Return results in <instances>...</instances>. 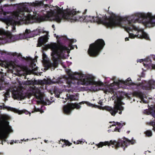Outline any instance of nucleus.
I'll return each instance as SVG.
<instances>
[{"label": "nucleus", "instance_id": "nucleus-1", "mask_svg": "<svg viewBox=\"0 0 155 155\" xmlns=\"http://www.w3.org/2000/svg\"><path fill=\"white\" fill-rule=\"evenodd\" d=\"M79 12L72 10L65 13L63 8L58 6L50 7L44 3L43 1H36L28 3V24L38 22L39 20L36 15L40 13L42 21L54 20L60 23L65 20L71 21H79L84 22H96L102 24L107 28H113L117 26L121 27L129 33L130 38H144L150 39L148 35L143 28L137 26V23H142L147 27H150V12H137L130 15L122 17L111 16L108 18L100 15L97 16H82L83 14Z\"/></svg>", "mask_w": 155, "mask_h": 155}, {"label": "nucleus", "instance_id": "nucleus-2", "mask_svg": "<svg viewBox=\"0 0 155 155\" xmlns=\"http://www.w3.org/2000/svg\"><path fill=\"white\" fill-rule=\"evenodd\" d=\"M69 78L67 79L59 78L55 81L53 80L44 79L31 80L30 84L33 85H40L41 86L44 84H51L52 83L62 84L61 86L64 88L73 87L78 85L86 86L91 85V89L96 91L101 89V86L104 85V83L100 80L95 81L96 77L92 74H84L82 72H75L68 73Z\"/></svg>", "mask_w": 155, "mask_h": 155}, {"label": "nucleus", "instance_id": "nucleus-3", "mask_svg": "<svg viewBox=\"0 0 155 155\" xmlns=\"http://www.w3.org/2000/svg\"><path fill=\"white\" fill-rule=\"evenodd\" d=\"M41 32L45 33L46 35L39 38L37 47H39L48 41L49 36L48 31L39 28L33 31L26 29L24 34L14 35L9 31H5L3 29H0V45L13 42L20 40L34 37L39 35Z\"/></svg>", "mask_w": 155, "mask_h": 155}, {"label": "nucleus", "instance_id": "nucleus-4", "mask_svg": "<svg viewBox=\"0 0 155 155\" xmlns=\"http://www.w3.org/2000/svg\"><path fill=\"white\" fill-rule=\"evenodd\" d=\"M60 38L61 40H63L65 41L68 40L69 41V47H68L62 45H58L56 43L48 45V47L52 50V55L53 57L54 60H55V58L58 59L59 57L64 58L65 53L69 54L70 50L73 49L75 46L77 48V45H72L73 43L75 42L76 41V40L68 39L66 37L63 36L60 37Z\"/></svg>", "mask_w": 155, "mask_h": 155}, {"label": "nucleus", "instance_id": "nucleus-5", "mask_svg": "<svg viewBox=\"0 0 155 155\" xmlns=\"http://www.w3.org/2000/svg\"><path fill=\"white\" fill-rule=\"evenodd\" d=\"M136 143V141L132 139V140H130L125 138H122L121 139H119L118 141L115 140H110L109 142L108 141H105L104 142H100L99 143L96 144L97 148L102 147L104 146L107 145L110 146V144H113L112 146L113 148L115 147L116 149H117L119 147H121L124 150L125 147L130 144H134Z\"/></svg>", "mask_w": 155, "mask_h": 155}, {"label": "nucleus", "instance_id": "nucleus-6", "mask_svg": "<svg viewBox=\"0 0 155 155\" xmlns=\"http://www.w3.org/2000/svg\"><path fill=\"white\" fill-rule=\"evenodd\" d=\"M12 131L8 121L4 117L0 116V140H2L1 144H3V141L5 142L8 141L6 139L8 136L9 133Z\"/></svg>", "mask_w": 155, "mask_h": 155}, {"label": "nucleus", "instance_id": "nucleus-7", "mask_svg": "<svg viewBox=\"0 0 155 155\" xmlns=\"http://www.w3.org/2000/svg\"><path fill=\"white\" fill-rule=\"evenodd\" d=\"M105 43L102 39H99L94 43L89 45L87 52L91 56L96 57L98 56L103 50Z\"/></svg>", "mask_w": 155, "mask_h": 155}, {"label": "nucleus", "instance_id": "nucleus-8", "mask_svg": "<svg viewBox=\"0 0 155 155\" xmlns=\"http://www.w3.org/2000/svg\"><path fill=\"white\" fill-rule=\"evenodd\" d=\"M54 43H51L50 44H48L47 45H44V46L42 48V58H43V60L44 61H45L47 58V56L46 54L44 53V50H47L48 49H51V55L52 56L53 62H51L48 61L47 62L46 64V66L45 67V68H46V70L48 69L49 68H51V70H54V69L55 68H56L58 64H62V62L61 61V59H63L64 58L61 57H58V58H55V60H54V58L52 55V51L51 49L49 48L48 47V45H50L52 44H54Z\"/></svg>", "mask_w": 155, "mask_h": 155}, {"label": "nucleus", "instance_id": "nucleus-9", "mask_svg": "<svg viewBox=\"0 0 155 155\" xmlns=\"http://www.w3.org/2000/svg\"><path fill=\"white\" fill-rule=\"evenodd\" d=\"M113 100H114V105L113 107H106V109L113 116H115L116 114L119 110V114H122V111L124 110V107L121 105L122 101L121 97H118L117 94H114L112 97Z\"/></svg>", "mask_w": 155, "mask_h": 155}, {"label": "nucleus", "instance_id": "nucleus-10", "mask_svg": "<svg viewBox=\"0 0 155 155\" xmlns=\"http://www.w3.org/2000/svg\"><path fill=\"white\" fill-rule=\"evenodd\" d=\"M84 103L86 104L88 106L92 107H94L99 108L100 107L99 106L92 104L88 102L83 101L79 103H68L67 105H64L63 107V112L65 114H70L73 110L75 108L77 109H80L81 107L80 105L84 104Z\"/></svg>", "mask_w": 155, "mask_h": 155}, {"label": "nucleus", "instance_id": "nucleus-11", "mask_svg": "<svg viewBox=\"0 0 155 155\" xmlns=\"http://www.w3.org/2000/svg\"><path fill=\"white\" fill-rule=\"evenodd\" d=\"M32 94L38 100L37 101L38 104H42L45 105H49L52 102L54 101H50L48 99H46L44 100L42 94L41 92V91L39 88L36 87H34L32 90Z\"/></svg>", "mask_w": 155, "mask_h": 155}, {"label": "nucleus", "instance_id": "nucleus-12", "mask_svg": "<svg viewBox=\"0 0 155 155\" xmlns=\"http://www.w3.org/2000/svg\"><path fill=\"white\" fill-rule=\"evenodd\" d=\"M123 84L127 85H132L134 84V83L132 82L130 78H128L126 80H118L117 81H114L112 83L110 84V86L113 87V89H117L120 87V85Z\"/></svg>", "mask_w": 155, "mask_h": 155}, {"label": "nucleus", "instance_id": "nucleus-13", "mask_svg": "<svg viewBox=\"0 0 155 155\" xmlns=\"http://www.w3.org/2000/svg\"><path fill=\"white\" fill-rule=\"evenodd\" d=\"M144 113L147 115H151L154 118V120L150 123V124L153 126V130L155 132V107H151L149 110H145Z\"/></svg>", "mask_w": 155, "mask_h": 155}, {"label": "nucleus", "instance_id": "nucleus-14", "mask_svg": "<svg viewBox=\"0 0 155 155\" xmlns=\"http://www.w3.org/2000/svg\"><path fill=\"white\" fill-rule=\"evenodd\" d=\"M38 68L35 64L31 62L30 67L29 68H28L27 67H25L24 68V71L25 72V74H29L36 71Z\"/></svg>", "mask_w": 155, "mask_h": 155}, {"label": "nucleus", "instance_id": "nucleus-15", "mask_svg": "<svg viewBox=\"0 0 155 155\" xmlns=\"http://www.w3.org/2000/svg\"><path fill=\"white\" fill-rule=\"evenodd\" d=\"M12 95L13 98L15 99L21 100L27 97L26 95L21 91L13 90L12 92Z\"/></svg>", "mask_w": 155, "mask_h": 155}, {"label": "nucleus", "instance_id": "nucleus-16", "mask_svg": "<svg viewBox=\"0 0 155 155\" xmlns=\"http://www.w3.org/2000/svg\"><path fill=\"white\" fill-rule=\"evenodd\" d=\"M142 88L143 89L149 90L151 89L155 88V81L150 80L147 82H146L142 85Z\"/></svg>", "mask_w": 155, "mask_h": 155}, {"label": "nucleus", "instance_id": "nucleus-17", "mask_svg": "<svg viewBox=\"0 0 155 155\" xmlns=\"http://www.w3.org/2000/svg\"><path fill=\"white\" fill-rule=\"evenodd\" d=\"M110 123H113L111 126H116V125H117L119 128V129H118L117 127H116V128L114 129V131H117L118 132H119L120 129L122 128V127L124 125H125V123L123 122L122 121H121L120 122L113 121L112 122H110ZM110 127H111L110 126Z\"/></svg>", "mask_w": 155, "mask_h": 155}, {"label": "nucleus", "instance_id": "nucleus-18", "mask_svg": "<svg viewBox=\"0 0 155 155\" xmlns=\"http://www.w3.org/2000/svg\"><path fill=\"white\" fill-rule=\"evenodd\" d=\"M67 98L65 100L68 99L70 101H77L78 99V97L77 95H73L70 93L67 94H66Z\"/></svg>", "mask_w": 155, "mask_h": 155}, {"label": "nucleus", "instance_id": "nucleus-19", "mask_svg": "<svg viewBox=\"0 0 155 155\" xmlns=\"http://www.w3.org/2000/svg\"><path fill=\"white\" fill-rule=\"evenodd\" d=\"M12 110L15 112L18 113L19 114H21L23 113H24L26 114H29V116H30L31 113L28 111L26 110H23L21 111L14 108H12Z\"/></svg>", "mask_w": 155, "mask_h": 155}, {"label": "nucleus", "instance_id": "nucleus-20", "mask_svg": "<svg viewBox=\"0 0 155 155\" xmlns=\"http://www.w3.org/2000/svg\"><path fill=\"white\" fill-rule=\"evenodd\" d=\"M151 57L150 56L147 57L146 59H144V61H145L146 64L143 63V65L147 67L148 66V64L151 63L152 62L151 59Z\"/></svg>", "mask_w": 155, "mask_h": 155}, {"label": "nucleus", "instance_id": "nucleus-21", "mask_svg": "<svg viewBox=\"0 0 155 155\" xmlns=\"http://www.w3.org/2000/svg\"><path fill=\"white\" fill-rule=\"evenodd\" d=\"M137 96L139 97L141 99V101L143 102V103H147V101L145 100L143 98V94L141 92H137Z\"/></svg>", "mask_w": 155, "mask_h": 155}, {"label": "nucleus", "instance_id": "nucleus-22", "mask_svg": "<svg viewBox=\"0 0 155 155\" xmlns=\"http://www.w3.org/2000/svg\"><path fill=\"white\" fill-rule=\"evenodd\" d=\"M144 134L147 137H151L152 136V133L151 130H147L144 133Z\"/></svg>", "mask_w": 155, "mask_h": 155}, {"label": "nucleus", "instance_id": "nucleus-23", "mask_svg": "<svg viewBox=\"0 0 155 155\" xmlns=\"http://www.w3.org/2000/svg\"><path fill=\"white\" fill-rule=\"evenodd\" d=\"M4 100L5 101H7L8 100V96L10 95L9 92L8 91H7L5 94H4Z\"/></svg>", "mask_w": 155, "mask_h": 155}, {"label": "nucleus", "instance_id": "nucleus-24", "mask_svg": "<svg viewBox=\"0 0 155 155\" xmlns=\"http://www.w3.org/2000/svg\"><path fill=\"white\" fill-rule=\"evenodd\" d=\"M40 111L41 114L43 113L44 111L43 110H41L39 108H37L36 107H35L34 108V111H32V112L33 113L34 112H38Z\"/></svg>", "mask_w": 155, "mask_h": 155}, {"label": "nucleus", "instance_id": "nucleus-25", "mask_svg": "<svg viewBox=\"0 0 155 155\" xmlns=\"http://www.w3.org/2000/svg\"><path fill=\"white\" fill-rule=\"evenodd\" d=\"M60 92H58L56 91H54V94L55 95V96L57 98L60 97Z\"/></svg>", "mask_w": 155, "mask_h": 155}, {"label": "nucleus", "instance_id": "nucleus-26", "mask_svg": "<svg viewBox=\"0 0 155 155\" xmlns=\"http://www.w3.org/2000/svg\"><path fill=\"white\" fill-rule=\"evenodd\" d=\"M143 61H144V59H141L137 60V62H140V63H141Z\"/></svg>", "mask_w": 155, "mask_h": 155}, {"label": "nucleus", "instance_id": "nucleus-27", "mask_svg": "<svg viewBox=\"0 0 155 155\" xmlns=\"http://www.w3.org/2000/svg\"><path fill=\"white\" fill-rule=\"evenodd\" d=\"M150 57L153 58L154 60H155V55L153 54H151L150 55Z\"/></svg>", "mask_w": 155, "mask_h": 155}, {"label": "nucleus", "instance_id": "nucleus-28", "mask_svg": "<svg viewBox=\"0 0 155 155\" xmlns=\"http://www.w3.org/2000/svg\"><path fill=\"white\" fill-rule=\"evenodd\" d=\"M80 141V144H82L83 143H84L85 141L84 140H79Z\"/></svg>", "mask_w": 155, "mask_h": 155}, {"label": "nucleus", "instance_id": "nucleus-29", "mask_svg": "<svg viewBox=\"0 0 155 155\" xmlns=\"http://www.w3.org/2000/svg\"><path fill=\"white\" fill-rule=\"evenodd\" d=\"M73 143L74 144H80L79 140H78L76 142L74 141Z\"/></svg>", "mask_w": 155, "mask_h": 155}, {"label": "nucleus", "instance_id": "nucleus-30", "mask_svg": "<svg viewBox=\"0 0 155 155\" xmlns=\"http://www.w3.org/2000/svg\"><path fill=\"white\" fill-rule=\"evenodd\" d=\"M72 144V143H70V142H68V141L67 143H66V145H68V146H70L71 145V144Z\"/></svg>", "mask_w": 155, "mask_h": 155}, {"label": "nucleus", "instance_id": "nucleus-31", "mask_svg": "<svg viewBox=\"0 0 155 155\" xmlns=\"http://www.w3.org/2000/svg\"><path fill=\"white\" fill-rule=\"evenodd\" d=\"M152 69L155 70V64H152L151 65Z\"/></svg>", "mask_w": 155, "mask_h": 155}, {"label": "nucleus", "instance_id": "nucleus-32", "mask_svg": "<svg viewBox=\"0 0 155 155\" xmlns=\"http://www.w3.org/2000/svg\"><path fill=\"white\" fill-rule=\"evenodd\" d=\"M5 107L4 105H0V110L4 109Z\"/></svg>", "mask_w": 155, "mask_h": 155}, {"label": "nucleus", "instance_id": "nucleus-33", "mask_svg": "<svg viewBox=\"0 0 155 155\" xmlns=\"http://www.w3.org/2000/svg\"><path fill=\"white\" fill-rule=\"evenodd\" d=\"M54 36L55 37H56V38L57 39H59V36H58V35H56V34H54Z\"/></svg>", "mask_w": 155, "mask_h": 155}, {"label": "nucleus", "instance_id": "nucleus-34", "mask_svg": "<svg viewBox=\"0 0 155 155\" xmlns=\"http://www.w3.org/2000/svg\"><path fill=\"white\" fill-rule=\"evenodd\" d=\"M129 39L127 37L125 38V41H129Z\"/></svg>", "mask_w": 155, "mask_h": 155}, {"label": "nucleus", "instance_id": "nucleus-35", "mask_svg": "<svg viewBox=\"0 0 155 155\" xmlns=\"http://www.w3.org/2000/svg\"><path fill=\"white\" fill-rule=\"evenodd\" d=\"M52 28L54 29V30H55V25H53L52 26Z\"/></svg>", "mask_w": 155, "mask_h": 155}, {"label": "nucleus", "instance_id": "nucleus-36", "mask_svg": "<svg viewBox=\"0 0 155 155\" xmlns=\"http://www.w3.org/2000/svg\"><path fill=\"white\" fill-rule=\"evenodd\" d=\"M17 54L16 52L12 53V55L14 56L16 55Z\"/></svg>", "mask_w": 155, "mask_h": 155}, {"label": "nucleus", "instance_id": "nucleus-37", "mask_svg": "<svg viewBox=\"0 0 155 155\" xmlns=\"http://www.w3.org/2000/svg\"><path fill=\"white\" fill-rule=\"evenodd\" d=\"M13 143H14V140H11V142L10 143L11 144H13Z\"/></svg>", "mask_w": 155, "mask_h": 155}, {"label": "nucleus", "instance_id": "nucleus-38", "mask_svg": "<svg viewBox=\"0 0 155 155\" xmlns=\"http://www.w3.org/2000/svg\"><path fill=\"white\" fill-rule=\"evenodd\" d=\"M44 141H45V143H47V142H48V141L47 140H44Z\"/></svg>", "mask_w": 155, "mask_h": 155}, {"label": "nucleus", "instance_id": "nucleus-39", "mask_svg": "<svg viewBox=\"0 0 155 155\" xmlns=\"http://www.w3.org/2000/svg\"><path fill=\"white\" fill-rule=\"evenodd\" d=\"M138 81H140V78H138Z\"/></svg>", "mask_w": 155, "mask_h": 155}, {"label": "nucleus", "instance_id": "nucleus-40", "mask_svg": "<svg viewBox=\"0 0 155 155\" xmlns=\"http://www.w3.org/2000/svg\"><path fill=\"white\" fill-rule=\"evenodd\" d=\"M0 53L1 54H2V51L0 50Z\"/></svg>", "mask_w": 155, "mask_h": 155}, {"label": "nucleus", "instance_id": "nucleus-41", "mask_svg": "<svg viewBox=\"0 0 155 155\" xmlns=\"http://www.w3.org/2000/svg\"><path fill=\"white\" fill-rule=\"evenodd\" d=\"M147 151H145V152H144V154H147V153H147Z\"/></svg>", "mask_w": 155, "mask_h": 155}, {"label": "nucleus", "instance_id": "nucleus-42", "mask_svg": "<svg viewBox=\"0 0 155 155\" xmlns=\"http://www.w3.org/2000/svg\"><path fill=\"white\" fill-rule=\"evenodd\" d=\"M98 103H99V104H100V105H101V103H101V102Z\"/></svg>", "mask_w": 155, "mask_h": 155}, {"label": "nucleus", "instance_id": "nucleus-43", "mask_svg": "<svg viewBox=\"0 0 155 155\" xmlns=\"http://www.w3.org/2000/svg\"><path fill=\"white\" fill-rule=\"evenodd\" d=\"M64 103H65V101H64Z\"/></svg>", "mask_w": 155, "mask_h": 155}, {"label": "nucleus", "instance_id": "nucleus-44", "mask_svg": "<svg viewBox=\"0 0 155 155\" xmlns=\"http://www.w3.org/2000/svg\"><path fill=\"white\" fill-rule=\"evenodd\" d=\"M94 144V142H93V144Z\"/></svg>", "mask_w": 155, "mask_h": 155}, {"label": "nucleus", "instance_id": "nucleus-45", "mask_svg": "<svg viewBox=\"0 0 155 155\" xmlns=\"http://www.w3.org/2000/svg\"><path fill=\"white\" fill-rule=\"evenodd\" d=\"M93 148H95V147H93Z\"/></svg>", "mask_w": 155, "mask_h": 155}]
</instances>
